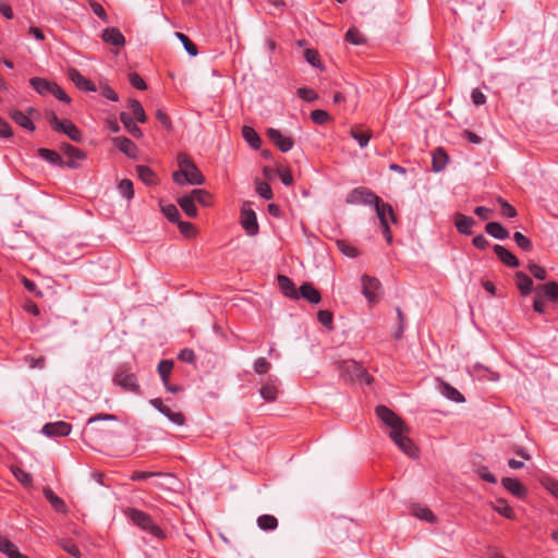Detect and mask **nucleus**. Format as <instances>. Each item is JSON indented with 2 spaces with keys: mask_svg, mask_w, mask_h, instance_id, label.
<instances>
[{
  "mask_svg": "<svg viewBox=\"0 0 558 558\" xmlns=\"http://www.w3.org/2000/svg\"><path fill=\"white\" fill-rule=\"evenodd\" d=\"M178 166L179 170L172 174V180L178 185H202L205 183L204 175L187 154L180 153L178 155Z\"/></svg>",
  "mask_w": 558,
  "mask_h": 558,
  "instance_id": "1",
  "label": "nucleus"
},
{
  "mask_svg": "<svg viewBox=\"0 0 558 558\" xmlns=\"http://www.w3.org/2000/svg\"><path fill=\"white\" fill-rule=\"evenodd\" d=\"M123 513L134 525L138 526L151 536L156 538L165 537L163 531L154 522L148 513L135 508H125Z\"/></svg>",
  "mask_w": 558,
  "mask_h": 558,
  "instance_id": "2",
  "label": "nucleus"
},
{
  "mask_svg": "<svg viewBox=\"0 0 558 558\" xmlns=\"http://www.w3.org/2000/svg\"><path fill=\"white\" fill-rule=\"evenodd\" d=\"M338 369L340 376L345 380H360L361 383H365L366 385H371L373 383V377H371L365 369L355 361L348 360L342 361L338 365Z\"/></svg>",
  "mask_w": 558,
  "mask_h": 558,
  "instance_id": "3",
  "label": "nucleus"
},
{
  "mask_svg": "<svg viewBox=\"0 0 558 558\" xmlns=\"http://www.w3.org/2000/svg\"><path fill=\"white\" fill-rule=\"evenodd\" d=\"M50 126L59 133L66 134L74 142H82L83 135L78 128L70 121H61L56 113L50 112L47 117Z\"/></svg>",
  "mask_w": 558,
  "mask_h": 558,
  "instance_id": "4",
  "label": "nucleus"
},
{
  "mask_svg": "<svg viewBox=\"0 0 558 558\" xmlns=\"http://www.w3.org/2000/svg\"><path fill=\"white\" fill-rule=\"evenodd\" d=\"M113 383L124 391L140 393V385L135 374L131 373L125 366H121L113 376Z\"/></svg>",
  "mask_w": 558,
  "mask_h": 558,
  "instance_id": "5",
  "label": "nucleus"
},
{
  "mask_svg": "<svg viewBox=\"0 0 558 558\" xmlns=\"http://www.w3.org/2000/svg\"><path fill=\"white\" fill-rule=\"evenodd\" d=\"M408 434L409 428L405 426V428L399 432L389 433V436L404 454L410 458H417V448Z\"/></svg>",
  "mask_w": 558,
  "mask_h": 558,
  "instance_id": "6",
  "label": "nucleus"
},
{
  "mask_svg": "<svg viewBox=\"0 0 558 558\" xmlns=\"http://www.w3.org/2000/svg\"><path fill=\"white\" fill-rule=\"evenodd\" d=\"M380 197L366 187H356L347 196V203L353 205H376Z\"/></svg>",
  "mask_w": 558,
  "mask_h": 558,
  "instance_id": "7",
  "label": "nucleus"
},
{
  "mask_svg": "<svg viewBox=\"0 0 558 558\" xmlns=\"http://www.w3.org/2000/svg\"><path fill=\"white\" fill-rule=\"evenodd\" d=\"M376 414L380 421L390 428V433L405 428V423L395 412L385 405L376 408Z\"/></svg>",
  "mask_w": 558,
  "mask_h": 558,
  "instance_id": "8",
  "label": "nucleus"
},
{
  "mask_svg": "<svg viewBox=\"0 0 558 558\" xmlns=\"http://www.w3.org/2000/svg\"><path fill=\"white\" fill-rule=\"evenodd\" d=\"M241 225L246 234L254 236L258 233V222L255 211L252 209L250 203H244L241 208Z\"/></svg>",
  "mask_w": 558,
  "mask_h": 558,
  "instance_id": "9",
  "label": "nucleus"
},
{
  "mask_svg": "<svg viewBox=\"0 0 558 558\" xmlns=\"http://www.w3.org/2000/svg\"><path fill=\"white\" fill-rule=\"evenodd\" d=\"M362 281V293L367 299L371 305L378 302V291L380 289V282L377 278L363 275Z\"/></svg>",
  "mask_w": 558,
  "mask_h": 558,
  "instance_id": "10",
  "label": "nucleus"
},
{
  "mask_svg": "<svg viewBox=\"0 0 558 558\" xmlns=\"http://www.w3.org/2000/svg\"><path fill=\"white\" fill-rule=\"evenodd\" d=\"M61 150L68 158L66 161H64V167L71 169L78 168L81 166V161L86 158V155L82 149L76 148L70 144H63L61 146Z\"/></svg>",
  "mask_w": 558,
  "mask_h": 558,
  "instance_id": "11",
  "label": "nucleus"
},
{
  "mask_svg": "<svg viewBox=\"0 0 558 558\" xmlns=\"http://www.w3.org/2000/svg\"><path fill=\"white\" fill-rule=\"evenodd\" d=\"M267 136L282 153L291 150L294 145V141L291 136L283 135L277 129H268Z\"/></svg>",
  "mask_w": 558,
  "mask_h": 558,
  "instance_id": "12",
  "label": "nucleus"
},
{
  "mask_svg": "<svg viewBox=\"0 0 558 558\" xmlns=\"http://www.w3.org/2000/svg\"><path fill=\"white\" fill-rule=\"evenodd\" d=\"M71 425L63 421L47 423L43 426V434L48 437H62L71 433Z\"/></svg>",
  "mask_w": 558,
  "mask_h": 558,
  "instance_id": "13",
  "label": "nucleus"
},
{
  "mask_svg": "<svg viewBox=\"0 0 558 558\" xmlns=\"http://www.w3.org/2000/svg\"><path fill=\"white\" fill-rule=\"evenodd\" d=\"M69 78L73 84L83 92H96V85L85 76H83L78 70L70 69L68 72Z\"/></svg>",
  "mask_w": 558,
  "mask_h": 558,
  "instance_id": "14",
  "label": "nucleus"
},
{
  "mask_svg": "<svg viewBox=\"0 0 558 558\" xmlns=\"http://www.w3.org/2000/svg\"><path fill=\"white\" fill-rule=\"evenodd\" d=\"M278 391L277 379L274 378H268L265 383L262 384L259 389L262 398L267 402L276 401Z\"/></svg>",
  "mask_w": 558,
  "mask_h": 558,
  "instance_id": "15",
  "label": "nucleus"
},
{
  "mask_svg": "<svg viewBox=\"0 0 558 558\" xmlns=\"http://www.w3.org/2000/svg\"><path fill=\"white\" fill-rule=\"evenodd\" d=\"M277 280L279 289L286 296L293 300L299 299V290L296 289L295 284L289 277L284 275H279Z\"/></svg>",
  "mask_w": 558,
  "mask_h": 558,
  "instance_id": "16",
  "label": "nucleus"
},
{
  "mask_svg": "<svg viewBox=\"0 0 558 558\" xmlns=\"http://www.w3.org/2000/svg\"><path fill=\"white\" fill-rule=\"evenodd\" d=\"M494 252L506 266L515 268L520 265L519 259L505 246L496 244Z\"/></svg>",
  "mask_w": 558,
  "mask_h": 558,
  "instance_id": "17",
  "label": "nucleus"
},
{
  "mask_svg": "<svg viewBox=\"0 0 558 558\" xmlns=\"http://www.w3.org/2000/svg\"><path fill=\"white\" fill-rule=\"evenodd\" d=\"M375 210L380 225L387 223L389 218L391 219L392 222L396 221V217L391 205L388 203H384L381 198L379 199V202L376 203Z\"/></svg>",
  "mask_w": 558,
  "mask_h": 558,
  "instance_id": "18",
  "label": "nucleus"
},
{
  "mask_svg": "<svg viewBox=\"0 0 558 558\" xmlns=\"http://www.w3.org/2000/svg\"><path fill=\"white\" fill-rule=\"evenodd\" d=\"M114 146L120 150L122 151L123 154H125L126 156L131 157V158H134L136 156V153H137V147L136 145L133 143V141H131L130 138L128 137H124V136H119V137H114L112 140Z\"/></svg>",
  "mask_w": 558,
  "mask_h": 558,
  "instance_id": "19",
  "label": "nucleus"
},
{
  "mask_svg": "<svg viewBox=\"0 0 558 558\" xmlns=\"http://www.w3.org/2000/svg\"><path fill=\"white\" fill-rule=\"evenodd\" d=\"M501 484L509 493L518 498H524L526 495V488L517 478L504 477Z\"/></svg>",
  "mask_w": 558,
  "mask_h": 558,
  "instance_id": "20",
  "label": "nucleus"
},
{
  "mask_svg": "<svg viewBox=\"0 0 558 558\" xmlns=\"http://www.w3.org/2000/svg\"><path fill=\"white\" fill-rule=\"evenodd\" d=\"M475 225V220L463 214H456L454 226L459 233L470 235L472 234V227Z\"/></svg>",
  "mask_w": 558,
  "mask_h": 558,
  "instance_id": "21",
  "label": "nucleus"
},
{
  "mask_svg": "<svg viewBox=\"0 0 558 558\" xmlns=\"http://www.w3.org/2000/svg\"><path fill=\"white\" fill-rule=\"evenodd\" d=\"M303 298L307 300L312 304H317L320 302L322 296L317 289L313 287L312 283L304 282L299 289V299Z\"/></svg>",
  "mask_w": 558,
  "mask_h": 558,
  "instance_id": "22",
  "label": "nucleus"
},
{
  "mask_svg": "<svg viewBox=\"0 0 558 558\" xmlns=\"http://www.w3.org/2000/svg\"><path fill=\"white\" fill-rule=\"evenodd\" d=\"M449 161V157L444 148H436L432 154V170L434 172L442 171Z\"/></svg>",
  "mask_w": 558,
  "mask_h": 558,
  "instance_id": "23",
  "label": "nucleus"
},
{
  "mask_svg": "<svg viewBox=\"0 0 558 558\" xmlns=\"http://www.w3.org/2000/svg\"><path fill=\"white\" fill-rule=\"evenodd\" d=\"M43 493L45 498L49 501L54 511H57L58 513L68 512V507L63 499L57 496L50 487H45Z\"/></svg>",
  "mask_w": 558,
  "mask_h": 558,
  "instance_id": "24",
  "label": "nucleus"
},
{
  "mask_svg": "<svg viewBox=\"0 0 558 558\" xmlns=\"http://www.w3.org/2000/svg\"><path fill=\"white\" fill-rule=\"evenodd\" d=\"M102 40L113 46H123L125 38L117 27L106 28L102 32Z\"/></svg>",
  "mask_w": 558,
  "mask_h": 558,
  "instance_id": "25",
  "label": "nucleus"
},
{
  "mask_svg": "<svg viewBox=\"0 0 558 558\" xmlns=\"http://www.w3.org/2000/svg\"><path fill=\"white\" fill-rule=\"evenodd\" d=\"M29 83L33 88L43 96L50 95L56 86V83L41 77H33Z\"/></svg>",
  "mask_w": 558,
  "mask_h": 558,
  "instance_id": "26",
  "label": "nucleus"
},
{
  "mask_svg": "<svg viewBox=\"0 0 558 558\" xmlns=\"http://www.w3.org/2000/svg\"><path fill=\"white\" fill-rule=\"evenodd\" d=\"M120 121L123 123L125 130L134 137L140 138L143 135L142 130L137 126L134 118L128 112L120 113Z\"/></svg>",
  "mask_w": 558,
  "mask_h": 558,
  "instance_id": "27",
  "label": "nucleus"
},
{
  "mask_svg": "<svg viewBox=\"0 0 558 558\" xmlns=\"http://www.w3.org/2000/svg\"><path fill=\"white\" fill-rule=\"evenodd\" d=\"M10 118L23 129L33 132L35 130V124L31 120V118L20 110H11Z\"/></svg>",
  "mask_w": 558,
  "mask_h": 558,
  "instance_id": "28",
  "label": "nucleus"
},
{
  "mask_svg": "<svg viewBox=\"0 0 558 558\" xmlns=\"http://www.w3.org/2000/svg\"><path fill=\"white\" fill-rule=\"evenodd\" d=\"M439 390H440L441 395H444L447 399H449L451 401H454L458 403L464 402L463 395L458 389H456L454 387H452L451 385H449L446 381H440Z\"/></svg>",
  "mask_w": 558,
  "mask_h": 558,
  "instance_id": "29",
  "label": "nucleus"
},
{
  "mask_svg": "<svg viewBox=\"0 0 558 558\" xmlns=\"http://www.w3.org/2000/svg\"><path fill=\"white\" fill-rule=\"evenodd\" d=\"M517 286L523 296L529 295L533 289L532 279L524 272L519 271L515 274Z\"/></svg>",
  "mask_w": 558,
  "mask_h": 558,
  "instance_id": "30",
  "label": "nucleus"
},
{
  "mask_svg": "<svg viewBox=\"0 0 558 558\" xmlns=\"http://www.w3.org/2000/svg\"><path fill=\"white\" fill-rule=\"evenodd\" d=\"M485 230L489 235L498 240H505L509 236V231L499 222H488Z\"/></svg>",
  "mask_w": 558,
  "mask_h": 558,
  "instance_id": "31",
  "label": "nucleus"
},
{
  "mask_svg": "<svg viewBox=\"0 0 558 558\" xmlns=\"http://www.w3.org/2000/svg\"><path fill=\"white\" fill-rule=\"evenodd\" d=\"M38 156L41 157L43 159L47 160L51 165L64 167V160L54 150H51L48 148H40V149H38Z\"/></svg>",
  "mask_w": 558,
  "mask_h": 558,
  "instance_id": "32",
  "label": "nucleus"
},
{
  "mask_svg": "<svg viewBox=\"0 0 558 558\" xmlns=\"http://www.w3.org/2000/svg\"><path fill=\"white\" fill-rule=\"evenodd\" d=\"M178 204L189 217H196L197 208L193 197L190 195H183L182 197L178 198Z\"/></svg>",
  "mask_w": 558,
  "mask_h": 558,
  "instance_id": "33",
  "label": "nucleus"
},
{
  "mask_svg": "<svg viewBox=\"0 0 558 558\" xmlns=\"http://www.w3.org/2000/svg\"><path fill=\"white\" fill-rule=\"evenodd\" d=\"M492 507L497 513L507 519H514L515 517L513 509L504 499H497L495 502H492Z\"/></svg>",
  "mask_w": 558,
  "mask_h": 558,
  "instance_id": "34",
  "label": "nucleus"
},
{
  "mask_svg": "<svg viewBox=\"0 0 558 558\" xmlns=\"http://www.w3.org/2000/svg\"><path fill=\"white\" fill-rule=\"evenodd\" d=\"M136 173L145 184L150 185L156 183V174L155 172L147 166L138 165L136 166Z\"/></svg>",
  "mask_w": 558,
  "mask_h": 558,
  "instance_id": "35",
  "label": "nucleus"
},
{
  "mask_svg": "<svg viewBox=\"0 0 558 558\" xmlns=\"http://www.w3.org/2000/svg\"><path fill=\"white\" fill-rule=\"evenodd\" d=\"M242 135L244 140L254 148L258 149L262 143V140L257 132L251 126H243Z\"/></svg>",
  "mask_w": 558,
  "mask_h": 558,
  "instance_id": "36",
  "label": "nucleus"
},
{
  "mask_svg": "<svg viewBox=\"0 0 558 558\" xmlns=\"http://www.w3.org/2000/svg\"><path fill=\"white\" fill-rule=\"evenodd\" d=\"M257 525L260 530L272 531L278 526V520L271 514H263L257 518Z\"/></svg>",
  "mask_w": 558,
  "mask_h": 558,
  "instance_id": "37",
  "label": "nucleus"
},
{
  "mask_svg": "<svg viewBox=\"0 0 558 558\" xmlns=\"http://www.w3.org/2000/svg\"><path fill=\"white\" fill-rule=\"evenodd\" d=\"M473 375L493 381L499 379V375L497 373L490 371L488 367L481 364H476L473 366Z\"/></svg>",
  "mask_w": 558,
  "mask_h": 558,
  "instance_id": "38",
  "label": "nucleus"
},
{
  "mask_svg": "<svg viewBox=\"0 0 558 558\" xmlns=\"http://www.w3.org/2000/svg\"><path fill=\"white\" fill-rule=\"evenodd\" d=\"M537 290L542 291L543 296L550 301H558V283L556 281H549L546 284L538 287Z\"/></svg>",
  "mask_w": 558,
  "mask_h": 558,
  "instance_id": "39",
  "label": "nucleus"
},
{
  "mask_svg": "<svg viewBox=\"0 0 558 558\" xmlns=\"http://www.w3.org/2000/svg\"><path fill=\"white\" fill-rule=\"evenodd\" d=\"M189 195L193 197L195 203H198L203 206H209L211 203V195L205 190L196 189L193 190Z\"/></svg>",
  "mask_w": 558,
  "mask_h": 558,
  "instance_id": "40",
  "label": "nucleus"
},
{
  "mask_svg": "<svg viewBox=\"0 0 558 558\" xmlns=\"http://www.w3.org/2000/svg\"><path fill=\"white\" fill-rule=\"evenodd\" d=\"M58 545L64 550L66 551L68 554H70L71 556L75 557V558H80L81 557V550L78 549V547L75 545V543L70 539V538H62V539H59L58 541Z\"/></svg>",
  "mask_w": 558,
  "mask_h": 558,
  "instance_id": "41",
  "label": "nucleus"
},
{
  "mask_svg": "<svg viewBox=\"0 0 558 558\" xmlns=\"http://www.w3.org/2000/svg\"><path fill=\"white\" fill-rule=\"evenodd\" d=\"M129 105L134 116V119L141 123L146 122L147 117L141 102L136 99H130Z\"/></svg>",
  "mask_w": 558,
  "mask_h": 558,
  "instance_id": "42",
  "label": "nucleus"
},
{
  "mask_svg": "<svg viewBox=\"0 0 558 558\" xmlns=\"http://www.w3.org/2000/svg\"><path fill=\"white\" fill-rule=\"evenodd\" d=\"M175 37L182 43L184 49L186 50V52L192 56V57H195L197 56L198 53V50H197V47L194 45V43H192V40L183 33H175Z\"/></svg>",
  "mask_w": 558,
  "mask_h": 558,
  "instance_id": "43",
  "label": "nucleus"
},
{
  "mask_svg": "<svg viewBox=\"0 0 558 558\" xmlns=\"http://www.w3.org/2000/svg\"><path fill=\"white\" fill-rule=\"evenodd\" d=\"M119 193L126 199H132L134 196L133 182L129 179H123L118 184Z\"/></svg>",
  "mask_w": 558,
  "mask_h": 558,
  "instance_id": "44",
  "label": "nucleus"
},
{
  "mask_svg": "<svg viewBox=\"0 0 558 558\" xmlns=\"http://www.w3.org/2000/svg\"><path fill=\"white\" fill-rule=\"evenodd\" d=\"M413 514L418 518L420 520L426 521V522H435L436 517L435 514L426 507L416 506L413 508Z\"/></svg>",
  "mask_w": 558,
  "mask_h": 558,
  "instance_id": "45",
  "label": "nucleus"
},
{
  "mask_svg": "<svg viewBox=\"0 0 558 558\" xmlns=\"http://www.w3.org/2000/svg\"><path fill=\"white\" fill-rule=\"evenodd\" d=\"M173 368V362L171 360H162L158 364V373L163 385H167L169 375Z\"/></svg>",
  "mask_w": 558,
  "mask_h": 558,
  "instance_id": "46",
  "label": "nucleus"
},
{
  "mask_svg": "<svg viewBox=\"0 0 558 558\" xmlns=\"http://www.w3.org/2000/svg\"><path fill=\"white\" fill-rule=\"evenodd\" d=\"M12 473L15 476V478L24 486L28 487L33 483V477L31 473L22 470L19 466H15L12 469Z\"/></svg>",
  "mask_w": 558,
  "mask_h": 558,
  "instance_id": "47",
  "label": "nucleus"
},
{
  "mask_svg": "<svg viewBox=\"0 0 558 558\" xmlns=\"http://www.w3.org/2000/svg\"><path fill=\"white\" fill-rule=\"evenodd\" d=\"M19 550L15 544H13L10 539L0 535V551L7 555L9 558L15 555Z\"/></svg>",
  "mask_w": 558,
  "mask_h": 558,
  "instance_id": "48",
  "label": "nucleus"
},
{
  "mask_svg": "<svg viewBox=\"0 0 558 558\" xmlns=\"http://www.w3.org/2000/svg\"><path fill=\"white\" fill-rule=\"evenodd\" d=\"M162 214L167 217V219L171 222H178L180 220V213L175 205L168 204L161 206Z\"/></svg>",
  "mask_w": 558,
  "mask_h": 558,
  "instance_id": "49",
  "label": "nucleus"
},
{
  "mask_svg": "<svg viewBox=\"0 0 558 558\" xmlns=\"http://www.w3.org/2000/svg\"><path fill=\"white\" fill-rule=\"evenodd\" d=\"M162 414L169 421H171L173 424H175L178 426H182L185 423V417H184L183 413H181V412H173L169 407H166V409H163Z\"/></svg>",
  "mask_w": 558,
  "mask_h": 558,
  "instance_id": "50",
  "label": "nucleus"
},
{
  "mask_svg": "<svg viewBox=\"0 0 558 558\" xmlns=\"http://www.w3.org/2000/svg\"><path fill=\"white\" fill-rule=\"evenodd\" d=\"M350 134L359 143L361 148L366 147L372 137L371 132H362L357 130H351Z\"/></svg>",
  "mask_w": 558,
  "mask_h": 558,
  "instance_id": "51",
  "label": "nucleus"
},
{
  "mask_svg": "<svg viewBox=\"0 0 558 558\" xmlns=\"http://www.w3.org/2000/svg\"><path fill=\"white\" fill-rule=\"evenodd\" d=\"M497 203L501 207L500 213L504 217L514 218L518 215L517 209L512 205H510L507 201H505L504 198L498 197Z\"/></svg>",
  "mask_w": 558,
  "mask_h": 558,
  "instance_id": "52",
  "label": "nucleus"
},
{
  "mask_svg": "<svg viewBox=\"0 0 558 558\" xmlns=\"http://www.w3.org/2000/svg\"><path fill=\"white\" fill-rule=\"evenodd\" d=\"M513 240L517 243V245L522 248L525 252H529L532 250V242L529 238H526L521 232H514Z\"/></svg>",
  "mask_w": 558,
  "mask_h": 558,
  "instance_id": "53",
  "label": "nucleus"
},
{
  "mask_svg": "<svg viewBox=\"0 0 558 558\" xmlns=\"http://www.w3.org/2000/svg\"><path fill=\"white\" fill-rule=\"evenodd\" d=\"M345 40L353 45H362L365 38L356 28H350L345 34Z\"/></svg>",
  "mask_w": 558,
  "mask_h": 558,
  "instance_id": "54",
  "label": "nucleus"
},
{
  "mask_svg": "<svg viewBox=\"0 0 558 558\" xmlns=\"http://www.w3.org/2000/svg\"><path fill=\"white\" fill-rule=\"evenodd\" d=\"M256 192L260 197H263L264 199H267V201H269L274 197L271 187L266 182H262V181L257 182Z\"/></svg>",
  "mask_w": 558,
  "mask_h": 558,
  "instance_id": "55",
  "label": "nucleus"
},
{
  "mask_svg": "<svg viewBox=\"0 0 558 558\" xmlns=\"http://www.w3.org/2000/svg\"><path fill=\"white\" fill-rule=\"evenodd\" d=\"M296 94L301 99L307 102H312L318 98L317 93L314 89L307 87H300Z\"/></svg>",
  "mask_w": 558,
  "mask_h": 558,
  "instance_id": "56",
  "label": "nucleus"
},
{
  "mask_svg": "<svg viewBox=\"0 0 558 558\" xmlns=\"http://www.w3.org/2000/svg\"><path fill=\"white\" fill-rule=\"evenodd\" d=\"M311 119L316 124H324L330 120V116L325 110L316 109L311 112Z\"/></svg>",
  "mask_w": 558,
  "mask_h": 558,
  "instance_id": "57",
  "label": "nucleus"
},
{
  "mask_svg": "<svg viewBox=\"0 0 558 558\" xmlns=\"http://www.w3.org/2000/svg\"><path fill=\"white\" fill-rule=\"evenodd\" d=\"M304 58L305 60L314 68H320V59L319 53L314 49H306L304 51Z\"/></svg>",
  "mask_w": 558,
  "mask_h": 558,
  "instance_id": "58",
  "label": "nucleus"
},
{
  "mask_svg": "<svg viewBox=\"0 0 558 558\" xmlns=\"http://www.w3.org/2000/svg\"><path fill=\"white\" fill-rule=\"evenodd\" d=\"M177 223H178L180 232L184 236L192 238L195 235V227L191 222L179 220Z\"/></svg>",
  "mask_w": 558,
  "mask_h": 558,
  "instance_id": "59",
  "label": "nucleus"
},
{
  "mask_svg": "<svg viewBox=\"0 0 558 558\" xmlns=\"http://www.w3.org/2000/svg\"><path fill=\"white\" fill-rule=\"evenodd\" d=\"M527 268H529L530 272L532 274V276H534L536 279H538V280L546 279L547 272L544 267H542L537 264H534V263H530Z\"/></svg>",
  "mask_w": 558,
  "mask_h": 558,
  "instance_id": "60",
  "label": "nucleus"
},
{
  "mask_svg": "<svg viewBox=\"0 0 558 558\" xmlns=\"http://www.w3.org/2000/svg\"><path fill=\"white\" fill-rule=\"evenodd\" d=\"M271 367V364L265 357H258L254 363V371L262 375L266 374Z\"/></svg>",
  "mask_w": 558,
  "mask_h": 558,
  "instance_id": "61",
  "label": "nucleus"
},
{
  "mask_svg": "<svg viewBox=\"0 0 558 558\" xmlns=\"http://www.w3.org/2000/svg\"><path fill=\"white\" fill-rule=\"evenodd\" d=\"M129 82L136 89L145 90L147 88L145 81L135 72L129 75Z\"/></svg>",
  "mask_w": 558,
  "mask_h": 558,
  "instance_id": "62",
  "label": "nucleus"
},
{
  "mask_svg": "<svg viewBox=\"0 0 558 558\" xmlns=\"http://www.w3.org/2000/svg\"><path fill=\"white\" fill-rule=\"evenodd\" d=\"M90 8H92V11L104 22L108 23L109 22V19H108V14L106 13L105 9L102 8V5L96 1H92L90 2Z\"/></svg>",
  "mask_w": 558,
  "mask_h": 558,
  "instance_id": "63",
  "label": "nucleus"
},
{
  "mask_svg": "<svg viewBox=\"0 0 558 558\" xmlns=\"http://www.w3.org/2000/svg\"><path fill=\"white\" fill-rule=\"evenodd\" d=\"M543 484L547 490H549L556 498H558V481L554 478H546Z\"/></svg>",
  "mask_w": 558,
  "mask_h": 558,
  "instance_id": "64",
  "label": "nucleus"
}]
</instances>
